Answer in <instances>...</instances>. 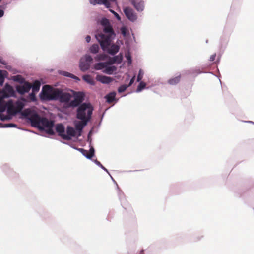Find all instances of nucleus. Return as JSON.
Masks as SVG:
<instances>
[{
  "instance_id": "obj_47",
  "label": "nucleus",
  "mask_w": 254,
  "mask_h": 254,
  "mask_svg": "<svg viewBox=\"0 0 254 254\" xmlns=\"http://www.w3.org/2000/svg\"><path fill=\"white\" fill-rule=\"evenodd\" d=\"M0 63L4 65L6 64V63L1 58H0Z\"/></svg>"
},
{
  "instance_id": "obj_28",
  "label": "nucleus",
  "mask_w": 254,
  "mask_h": 254,
  "mask_svg": "<svg viewBox=\"0 0 254 254\" xmlns=\"http://www.w3.org/2000/svg\"><path fill=\"white\" fill-rule=\"evenodd\" d=\"M60 74L64 76H65L66 77H70L74 79L80 80L79 78L78 77L74 75L73 74H72L71 73L66 72V71H61V72H60Z\"/></svg>"
},
{
  "instance_id": "obj_17",
  "label": "nucleus",
  "mask_w": 254,
  "mask_h": 254,
  "mask_svg": "<svg viewBox=\"0 0 254 254\" xmlns=\"http://www.w3.org/2000/svg\"><path fill=\"white\" fill-rule=\"evenodd\" d=\"M87 123H88V122L87 120L86 121L81 120V121L78 122L77 124H76L75 128H76V130H77L78 131V133H79L78 134V136H81V131H82L83 127H84V126H85L87 125Z\"/></svg>"
},
{
  "instance_id": "obj_51",
  "label": "nucleus",
  "mask_w": 254,
  "mask_h": 254,
  "mask_svg": "<svg viewBox=\"0 0 254 254\" xmlns=\"http://www.w3.org/2000/svg\"><path fill=\"white\" fill-rule=\"evenodd\" d=\"M1 1V0H0V2Z\"/></svg>"
},
{
  "instance_id": "obj_5",
  "label": "nucleus",
  "mask_w": 254,
  "mask_h": 254,
  "mask_svg": "<svg viewBox=\"0 0 254 254\" xmlns=\"http://www.w3.org/2000/svg\"><path fill=\"white\" fill-rule=\"evenodd\" d=\"M124 12L126 17L131 21L134 22L137 19V15L130 7H126L124 9Z\"/></svg>"
},
{
  "instance_id": "obj_7",
  "label": "nucleus",
  "mask_w": 254,
  "mask_h": 254,
  "mask_svg": "<svg viewBox=\"0 0 254 254\" xmlns=\"http://www.w3.org/2000/svg\"><path fill=\"white\" fill-rule=\"evenodd\" d=\"M32 87V85L28 82L23 83V85H18L16 87V91L21 95L28 93Z\"/></svg>"
},
{
  "instance_id": "obj_31",
  "label": "nucleus",
  "mask_w": 254,
  "mask_h": 254,
  "mask_svg": "<svg viewBox=\"0 0 254 254\" xmlns=\"http://www.w3.org/2000/svg\"><path fill=\"white\" fill-rule=\"evenodd\" d=\"M145 86H146L145 83H144L143 82H141L139 84L138 86H137V88L136 89V92H139L141 91L142 89L145 88Z\"/></svg>"
},
{
  "instance_id": "obj_36",
  "label": "nucleus",
  "mask_w": 254,
  "mask_h": 254,
  "mask_svg": "<svg viewBox=\"0 0 254 254\" xmlns=\"http://www.w3.org/2000/svg\"><path fill=\"white\" fill-rule=\"evenodd\" d=\"M107 64L108 65H112L116 63L115 60H114V57L110 58L108 62H106Z\"/></svg>"
},
{
  "instance_id": "obj_19",
  "label": "nucleus",
  "mask_w": 254,
  "mask_h": 254,
  "mask_svg": "<svg viewBox=\"0 0 254 254\" xmlns=\"http://www.w3.org/2000/svg\"><path fill=\"white\" fill-rule=\"evenodd\" d=\"M90 64L86 62L84 59H81L80 62V68L81 70L85 71L87 70L90 67Z\"/></svg>"
},
{
  "instance_id": "obj_49",
  "label": "nucleus",
  "mask_w": 254,
  "mask_h": 254,
  "mask_svg": "<svg viewBox=\"0 0 254 254\" xmlns=\"http://www.w3.org/2000/svg\"><path fill=\"white\" fill-rule=\"evenodd\" d=\"M2 99H3V98H2V97L0 98V102H1V101L2 100Z\"/></svg>"
},
{
  "instance_id": "obj_25",
  "label": "nucleus",
  "mask_w": 254,
  "mask_h": 254,
  "mask_svg": "<svg viewBox=\"0 0 254 254\" xmlns=\"http://www.w3.org/2000/svg\"><path fill=\"white\" fill-rule=\"evenodd\" d=\"M108 65L106 62H103V63H99L96 64L95 65V68L96 70H101L103 69H105V67H106Z\"/></svg>"
},
{
  "instance_id": "obj_22",
  "label": "nucleus",
  "mask_w": 254,
  "mask_h": 254,
  "mask_svg": "<svg viewBox=\"0 0 254 254\" xmlns=\"http://www.w3.org/2000/svg\"><path fill=\"white\" fill-rule=\"evenodd\" d=\"M116 97V93L115 92H111L107 95L105 96L106 99H107V102L109 103H112L115 99Z\"/></svg>"
},
{
  "instance_id": "obj_16",
  "label": "nucleus",
  "mask_w": 254,
  "mask_h": 254,
  "mask_svg": "<svg viewBox=\"0 0 254 254\" xmlns=\"http://www.w3.org/2000/svg\"><path fill=\"white\" fill-rule=\"evenodd\" d=\"M96 79L103 84H109L113 81V78L101 75H97Z\"/></svg>"
},
{
  "instance_id": "obj_34",
  "label": "nucleus",
  "mask_w": 254,
  "mask_h": 254,
  "mask_svg": "<svg viewBox=\"0 0 254 254\" xmlns=\"http://www.w3.org/2000/svg\"><path fill=\"white\" fill-rule=\"evenodd\" d=\"M128 87V86L127 85H125V84H124V85H121L120 87H119V88H118V91L119 92V93H122V92H124L127 89V88Z\"/></svg>"
},
{
  "instance_id": "obj_12",
  "label": "nucleus",
  "mask_w": 254,
  "mask_h": 254,
  "mask_svg": "<svg viewBox=\"0 0 254 254\" xmlns=\"http://www.w3.org/2000/svg\"><path fill=\"white\" fill-rule=\"evenodd\" d=\"M7 108V103L5 104L0 102V119L1 121H5L11 119V117L8 115H5L2 113L5 111Z\"/></svg>"
},
{
  "instance_id": "obj_41",
  "label": "nucleus",
  "mask_w": 254,
  "mask_h": 254,
  "mask_svg": "<svg viewBox=\"0 0 254 254\" xmlns=\"http://www.w3.org/2000/svg\"><path fill=\"white\" fill-rule=\"evenodd\" d=\"M121 33L124 35L126 36L127 34V28L125 27H122L121 28Z\"/></svg>"
},
{
  "instance_id": "obj_35",
  "label": "nucleus",
  "mask_w": 254,
  "mask_h": 254,
  "mask_svg": "<svg viewBox=\"0 0 254 254\" xmlns=\"http://www.w3.org/2000/svg\"><path fill=\"white\" fill-rule=\"evenodd\" d=\"M53 127H47L46 129V132L50 135H54V131L53 129Z\"/></svg>"
},
{
  "instance_id": "obj_23",
  "label": "nucleus",
  "mask_w": 254,
  "mask_h": 254,
  "mask_svg": "<svg viewBox=\"0 0 254 254\" xmlns=\"http://www.w3.org/2000/svg\"><path fill=\"white\" fill-rule=\"evenodd\" d=\"M117 70V68L115 66H107L103 70V72L108 74H112Z\"/></svg>"
},
{
  "instance_id": "obj_43",
  "label": "nucleus",
  "mask_w": 254,
  "mask_h": 254,
  "mask_svg": "<svg viewBox=\"0 0 254 254\" xmlns=\"http://www.w3.org/2000/svg\"><path fill=\"white\" fill-rule=\"evenodd\" d=\"M111 11L114 14V15L115 16V17H116V18L118 20H121V17H120V15L117 13H116V12H115L113 10H111Z\"/></svg>"
},
{
  "instance_id": "obj_38",
  "label": "nucleus",
  "mask_w": 254,
  "mask_h": 254,
  "mask_svg": "<svg viewBox=\"0 0 254 254\" xmlns=\"http://www.w3.org/2000/svg\"><path fill=\"white\" fill-rule=\"evenodd\" d=\"M4 78L2 75V70H0V85H2L4 82Z\"/></svg>"
},
{
  "instance_id": "obj_29",
  "label": "nucleus",
  "mask_w": 254,
  "mask_h": 254,
  "mask_svg": "<svg viewBox=\"0 0 254 254\" xmlns=\"http://www.w3.org/2000/svg\"><path fill=\"white\" fill-rule=\"evenodd\" d=\"M13 80L15 81L18 82L19 83L21 84H23V83L25 82V79L22 77V76L20 75H17L16 76H14Z\"/></svg>"
},
{
  "instance_id": "obj_9",
  "label": "nucleus",
  "mask_w": 254,
  "mask_h": 254,
  "mask_svg": "<svg viewBox=\"0 0 254 254\" xmlns=\"http://www.w3.org/2000/svg\"><path fill=\"white\" fill-rule=\"evenodd\" d=\"M56 131L58 133V135L63 139H68L69 138V137L65 134V128L62 124H58L56 125Z\"/></svg>"
},
{
  "instance_id": "obj_40",
  "label": "nucleus",
  "mask_w": 254,
  "mask_h": 254,
  "mask_svg": "<svg viewBox=\"0 0 254 254\" xmlns=\"http://www.w3.org/2000/svg\"><path fill=\"white\" fill-rule=\"evenodd\" d=\"M16 126V125L14 124L9 123V124H4L3 127H15Z\"/></svg>"
},
{
  "instance_id": "obj_15",
  "label": "nucleus",
  "mask_w": 254,
  "mask_h": 254,
  "mask_svg": "<svg viewBox=\"0 0 254 254\" xmlns=\"http://www.w3.org/2000/svg\"><path fill=\"white\" fill-rule=\"evenodd\" d=\"M78 150L86 157L88 159H91L93 156L94 155V149L93 147H91L89 150V151H88L86 150H85L83 148H79Z\"/></svg>"
},
{
  "instance_id": "obj_14",
  "label": "nucleus",
  "mask_w": 254,
  "mask_h": 254,
  "mask_svg": "<svg viewBox=\"0 0 254 254\" xmlns=\"http://www.w3.org/2000/svg\"><path fill=\"white\" fill-rule=\"evenodd\" d=\"M83 100V97L82 96H77L75 97V99L71 101V102H69L67 104V107H77L78 105L80 104L82 102Z\"/></svg>"
},
{
  "instance_id": "obj_1",
  "label": "nucleus",
  "mask_w": 254,
  "mask_h": 254,
  "mask_svg": "<svg viewBox=\"0 0 254 254\" xmlns=\"http://www.w3.org/2000/svg\"><path fill=\"white\" fill-rule=\"evenodd\" d=\"M102 26V31L95 35L96 40L99 43L102 49L112 42L116 36L115 31L109 19L104 18L100 21Z\"/></svg>"
},
{
  "instance_id": "obj_33",
  "label": "nucleus",
  "mask_w": 254,
  "mask_h": 254,
  "mask_svg": "<svg viewBox=\"0 0 254 254\" xmlns=\"http://www.w3.org/2000/svg\"><path fill=\"white\" fill-rule=\"evenodd\" d=\"M114 60L116 61V63L119 64L121 63L123 60V56L121 54L114 57Z\"/></svg>"
},
{
  "instance_id": "obj_44",
  "label": "nucleus",
  "mask_w": 254,
  "mask_h": 254,
  "mask_svg": "<svg viewBox=\"0 0 254 254\" xmlns=\"http://www.w3.org/2000/svg\"><path fill=\"white\" fill-rule=\"evenodd\" d=\"M135 76H134L131 79V80H130V82H129V83L128 84V85H127L128 86V87H129L130 86H131L134 82V80H135Z\"/></svg>"
},
{
  "instance_id": "obj_10",
  "label": "nucleus",
  "mask_w": 254,
  "mask_h": 254,
  "mask_svg": "<svg viewBox=\"0 0 254 254\" xmlns=\"http://www.w3.org/2000/svg\"><path fill=\"white\" fill-rule=\"evenodd\" d=\"M130 1L138 12H141L144 10V3L142 0H130Z\"/></svg>"
},
{
  "instance_id": "obj_21",
  "label": "nucleus",
  "mask_w": 254,
  "mask_h": 254,
  "mask_svg": "<svg viewBox=\"0 0 254 254\" xmlns=\"http://www.w3.org/2000/svg\"><path fill=\"white\" fill-rule=\"evenodd\" d=\"M82 78L85 82L90 85H94L95 84L93 78L90 75H84L83 76Z\"/></svg>"
},
{
  "instance_id": "obj_27",
  "label": "nucleus",
  "mask_w": 254,
  "mask_h": 254,
  "mask_svg": "<svg viewBox=\"0 0 254 254\" xmlns=\"http://www.w3.org/2000/svg\"><path fill=\"white\" fill-rule=\"evenodd\" d=\"M94 58L97 61H104L108 58V56L105 54H100L97 55Z\"/></svg>"
},
{
  "instance_id": "obj_42",
  "label": "nucleus",
  "mask_w": 254,
  "mask_h": 254,
  "mask_svg": "<svg viewBox=\"0 0 254 254\" xmlns=\"http://www.w3.org/2000/svg\"><path fill=\"white\" fill-rule=\"evenodd\" d=\"M29 96H30V98L31 99V100H32V101L36 100V97H35V94L34 92H32V93H31L29 94Z\"/></svg>"
},
{
  "instance_id": "obj_6",
  "label": "nucleus",
  "mask_w": 254,
  "mask_h": 254,
  "mask_svg": "<svg viewBox=\"0 0 254 254\" xmlns=\"http://www.w3.org/2000/svg\"><path fill=\"white\" fill-rule=\"evenodd\" d=\"M112 42L109 45L106 46L104 49H102L104 51L107 52L108 54L115 55L117 53L120 49V46L116 44H111Z\"/></svg>"
},
{
  "instance_id": "obj_18",
  "label": "nucleus",
  "mask_w": 254,
  "mask_h": 254,
  "mask_svg": "<svg viewBox=\"0 0 254 254\" xmlns=\"http://www.w3.org/2000/svg\"><path fill=\"white\" fill-rule=\"evenodd\" d=\"M66 135L69 137V139H66V140H69L71 139L72 137H75L76 135V132L74 128L71 126H67L66 128Z\"/></svg>"
},
{
  "instance_id": "obj_39",
  "label": "nucleus",
  "mask_w": 254,
  "mask_h": 254,
  "mask_svg": "<svg viewBox=\"0 0 254 254\" xmlns=\"http://www.w3.org/2000/svg\"><path fill=\"white\" fill-rule=\"evenodd\" d=\"M94 162L98 166H100L104 170L107 171V169L102 165V164L99 161H98L97 160H95Z\"/></svg>"
},
{
  "instance_id": "obj_30",
  "label": "nucleus",
  "mask_w": 254,
  "mask_h": 254,
  "mask_svg": "<svg viewBox=\"0 0 254 254\" xmlns=\"http://www.w3.org/2000/svg\"><path fill=\"white\" fill-rule=\"evenodd\" d=\"M24 106L23 104L21 102H17L16 103L15 110L17 113L21 112Z\"/></svg>"
},
{
  "instance_id": "obj_26",
  "label": "nucleus",
  "mask_w": 254,
  "mask_h": 254,
  "mask_svg": "<svg viewBox=\"0 0 254 254\" xmlns=\"http://www.w3.org/2000/svg\"><path fill=\"white\" fill-rule=\"evenodd\" d=\"M90 52L92 54H97L99 51V46L97 44H93L89 49Z\"/></svg>"
},
{
  "instance_id": "obj_48",
  "label": "nucleus",
  "mask_w": 254,
  "mask_h": 254,
  "mask_svg": "<svg viewBox=\"0 0 254 254\" xmlns=\"http://www.w3.org/2000/svg\"><path fill=\"white\" fill-rule=\"evenodd\" d=\"M3 14H4L3 10L0 9V17H1L3 15Z\"/></svg>"
},
{
  "instance_id": "obj_11",
  "label": "nucleus",
  "mask_w": 254,
  "mask_h": 254,
  "mask_svg": "<svg viewBox=\"0 0 254 254\" xmlns=\"http://www.w3.org/2000/svg\"><path fill=\"white\" fill-rule=\"evenodd\" d=\"M7 112L9 117L10 116L15 115L17 114L16 111L15 110V107L13 105V103L11 100H9L7 102Z\"/></svg>"
},
{
  "instance_id": "obj_2",
  "label": "nucleus",
  "mask_w": 254,
  "mask_h": 254,
  "mask_svg": "<svg viewBox=\"0 0 254 254\" xmlns=\"http://www.w3.org/2000/svg\"><path fill=\"white\" fill-rule=\"evenodd\" d=\"M43 98L48 100H58L61 103H68L71 95L70 93L63 92L59 89H53L50 85H46L43 87Z\"/></svg>"
},
{
  "instance_id": "obj_45",
  "label": "nucleus",
  "mask_w": 254,
  "mask_h": 254,
  "mask_svg": "<svg viewBox=\"0 0 254 254\" xmlns=\"http://www.w3.org/2000/svg\"><path fill=\"white\" fill-rule=\"evenodd\" d=\"M216 57V54L212 55L210 57L209 60L211 62H213L215 60Z\"/></svg>"
},
{
  "instance_id": "obj_13",
  "label": "nucleus",
  "mask_w": 254,
  "mask_h": 254,
  "mask_svg": "<svg viewBox=\"0 0 254 254\" xmlns=\"http://www.w3.org/2000/svg\"><path fill=\"white\" fill-rule=\"evenodd\" d=\"M90 3L94 5L98 4H104L106 7H109L110 6V1L114 2L116 0H89Z\"/></svg>"
},
{
  "instance_id": "obj_37",
  "label": "nucleus",
  "mask_w": 254,
  "mask_h": 254,
  "mask_svg": "<svg viewBox=\"0 0 254 254\" xmlns=\"http://www.w3.org/2000/svg\"><path fill=\"white\" fill-rule=\"evenodd\" d=\"M143 73L142 70L140 69L139 71L138 75L137 76V82H139L142 78H143Z\"/></svg>"
},
{
  "instance_id": "obj_3",
  "label": "nucleus",
  "mask_w": 254,
  "mask_h": 254,
  "mask_svg": "<svg viewBox=\"0 0 254 254\" xmlns=\"http://www.w3.org/2000/svg\"><path fill=\"white\" fill-rule=\"evenodd\" d=\"M29 119L32 126L38 128L40 130H44L48 127H53L54 122L49 121L47 118L41 117L37 113L30 115Z\"/></svg>"
},
{
  "instance_id": "obj_46",
  "label": "nucleus",
  "mask_w": 254,
  "mask_h": 254,
  "mask_svg": "<svg viewBox=\"0 0 254 254\" xmlns=\"http://www.w3.org/2000/svg\"><path fill=\"white\" fill-rule=\"evenodd\" d=\"M86 41L87 43H89L91 40V37L89 35H87L85 38Z\"/></svg>"
},
{
  "instance_id": "obj_4",
  "label": "nucleus",
  "mask_w": 254,
  "mask_h": 254,
  "mask_svg": "<svg viewBox=\"0 0 254 254\" xmlns=\"http://www.w3.org/2000/svg\"><path fill=\"white\" fill-rule=\"evenodd\" d=\"M93 108L90 103H83L80 105L77 110L76 117L81 120L88 122L92 114Z\"/></svg>"
},
{
  "instance_id": "obj_32",
  "label": "nucleus",
  "mask_w": 254,
  "mask_h": 254,
  "mask_svg": "<svg viewBox=\"0 0 254 254\" xmlns=\"http://www.w3.org/2000/svg\"><path fill=\"white\" fill-rule=\"evenodd\" d=\"M81 59H84L86 62L88 63V64H90L93 61L92 57L89 55H86L84 57L82 58Z\"/></svg>"
},
{
  "instance_id": "obj_50",
  "label": "nucleus",
  "mask_w": 254,
  "mask_h": 254,
  "mask_svg": "<svg viewBox=\"0 0 254 254\" xmlns=\"http://www.w3.org/2000/svg\"><path fill=\"white\" fill-rule=\"evenodd\" d=\"M143 250H142V251H141V253H143Z\"/></svg>"
},
{
  "instance_id": "obj_8",
  "label": "nucleus",
  "mask_w": 254,
  "mask_h": 254,
  "mask_svg": "<svg viewBox=\"0 0 254 254\" xmlns=\"http://www.w3.org/2000/svg\"><path fill=\"white\" fill-rule=\"evenodd\" d=\"M2 98H4L14 96L15 92L13 87L11 85L8 84H6L3 90L2 91Z\"/></svg>"
},
{
  "instance_id": "obj_24",
  "label": "nucleus",
  "mask_w": 254,
  "mask_h": 254,
  "mask_svg": "<svg viewBox=\"0 0 254 254\" xmlns=\"http://www.w3.org/2000/svg\"><path fill=\"white\" fill-rule=\"evenodd\" d=\"M41 83L38 81L36 80L33 84L32 85L31 88L32 89L33 92H37L39 91Z\"/></svg>"
},
{
  "instance_id": "obj_20",
  "label": "nucleus",
  "mask_w": 254,
  "mask_h": 254,
  "mask_svg": "<svg viewBox=\"0 0 254 254\" xmlns=\"http://www.w3.org/2000/svg\"><path fill=\"white\" fill-rule=\"evenodd\" d=\"M181 78V74H179L178 76H177L175 77L172 78L170 79L169 80H168V84H169L170 85H176L180 81Z\"/></svg>"
}]
</instances>
